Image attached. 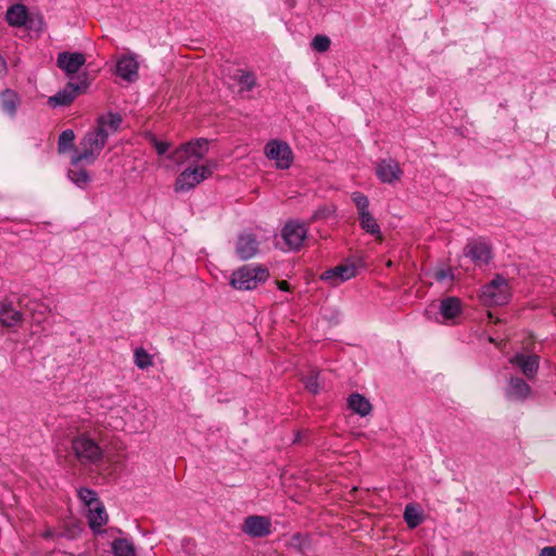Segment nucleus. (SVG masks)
<instances>
[{
    "label": "nucleus",
    "mask_w": 556,
    "mask_h": 556,
    "mask_svg": "<svg viewBox=\"0 0 556 556\" xmlns=\"http://www.w3.org/2000/svg\"><path fill=\"white\" fill-rule=\"evenodd\" d=\"M122 117L117 113H108L99 116L97 127L89 130L79 142L80 150L72 156V166L79 163L93 164L103 150L108 138L117 132Z\"/></svg>",
    "instance_id": "nucleus-1"
},
{
    "label": "nucleus",
    "mask_w": 556,
    "mask_h": 556,
    "mask_svg": "<svg viewBox=\"0 0 556 556\" xmlns=\"http://www.w3.org/2000/svg\"><path fill=\"white\" fill-rule=\"evenodd\" d=\"M269 278V270L261 264L243 265L232 271L229 285L239 291H251Z\"/></svg>",
    "instance_id": "nucleus-2"
},
{
    "label": "nucleus",
    "mask_w": 556,
    "mask_h": 556,
    "mask_svg": "<svg viewBox=\"0 0 556 556\" xmlns=\"http://www.w3.org/2000/svg\"><path fill=\"white\" fill-rule=\"evenodd\" d=\"M216 167L213 161H206L201 165H189L176 178L174 189L176 192H187L192 190L202 181L208 179Z\"/></svg>",
    "instance_id": "nucleus-3"
},
{
    "label": "nucleus",
    "mask_w": 556,
    "mask_h": 556,
    "mask_svg": "<svg viewBox=\"0 0 556 556\" xmlns=\"http://www.w3.org/2000/svg\"><path fill=\"white\" fill-rule=\"evenodd\" d=\"M479 298L485 306L507 304L511 298V287L508 279L502 275H496L482 287Z\"/></svg>",
    "instance_id": "nucleus-4"
},
{
    "label": "nucleus",
    "mask_w": 556,
    "mask_h": 556,
    "mask_svg": "<svg viewBox=\"0 0 556 556\" xmlns=\"http://www.w3.org/2000/svg\"><path fill=\"white\" fill-rule=\"evenodd\" d=\"M72 448L81 465H99L103 459V450L89 434L83 433L74 438Z\"/></svg>",
    "instance_id": "nucleus-5"
},
{
    "label": "nucleus",
    "mask_w": 556,
    "mask_h": 556,
    "mask_svg": "<svg viewBox=\"0 0 556 556\" xmlns=\"http://www.w3.org/2000/svg\"><path fill=\"white\" fill-rule=\"evenodd\" d=\"M208 151V141L206 139H197L180 146L170 154L168 159L177 164L191 163L194 164L202 160Z\"/></svg>",
    "instance_id": "nucleus-6"
},
{
    "label": "nucleus",
    "mask_w": 556,
    "mask_h": 556,
    "mask_svg": "<svg viewBox=\"0 0 556 556\" xmlns=\"http://www.w3.org/2000/svg\"><path fill=\"white\" fill-rule=\"evenodd\" d=\"M352 201L354 202L359 218L361 228L367 233L381 239V229L376 218L369 212V200L361 192H353Z\"/></svg>",
    "instance_id": "nucleus-7"
},
{
    "label": "nucleus",
    "mask_w": 556,
    "mask_h": 556,
    "mask_svg": "<svg viewBox=\"0 0 556 556\" xmlns=\"http://www.w3.org/2000/svg\"><path fill=\"white\" fill-rule=\"evenodd\" d=\"M438 309L439 312L433 316L430 311H427L428 318L442 325H454L463 313V304L458 298L447 296L441 300Z\"/></svg>",
    "instance_id": "nucleus-8"
},
{
    "label": "nucleus",
    "mask_w": 556,
    "mask_h": 556,
    "mask_svg": "<svg viewBox=\"0 0 556 556\" xmlns=\"http://www.w3.org/2000/svg\"><path fill=\"white\" fill-rule=\"evenodd\" d=\"M266 157L275 162L278 169H288L293 162V153L290 146L281 140H270L264 148Z\"/></svg>",
    "instance_id": "nucleus-9"
},
{
    "label": "nucleus",
    "mask_w": 556,
    "mask_h": 556,
    "mask_svg": "<svg viewBox=\"0 0 556 556\" xmlns=\"http://www.w3.org/2000/svg\"><path fill=\"white\" fill-rule=\"evenodd\" d=\"M307 233L308 225L295 219L287 222L281 229V238L288 250H299Z\"/></svg>",
    "instance_id": "nucleus-10"
},
{
    "label": "nucleus",
    "mask_w": 556,
    "mask_h": 556,
    "mask_svg": "<svg viewBox=\"0 0 556 556\" xmlns=\"http://www.w3.org/2000/svg\"><path fill=\"white\" fill-rule=\"evenodd\" d=\"M357 275V265L353 261H346L338 266L324 271L320 276L321 280L329 286L337 287L344 281L354 278Z\"/></svg>",
    "instance_id": "nucleus-11"
},
{
    "label": "nucleus",
    "mask_w": 556,
    "mask_h": 556,
    "mask_svg": "<svg viewBox=\"0 0 556 556\" xmlns=\"http://www.w3.org/2000/svg\"><path fill=\"white\" fill-rule=\"evenodd\" d=\"M242 531L252 538H264L271 533V520L266 516H248L242 525Z\"/></svg>",
    "instance_id": "nucleus-12"
},
{
    "label": "nucleus",
    "mask_w": 556,
    "mask_h": 556,
    "mask_svg": "<svg viewBox=\"0 0 556 556\" xmlns=\"http://www.w3.org/2000/svg\"><path fill=\"white\" fill-rule=\"evenodd\" d=\"M260 242L251 232H242L238 236L235 243L236 255L241 261H248L258 253Z\"/></svg>",
    "instance_id": "nucleus-13"
},
{
    "label": "nucleus",
    "mask_w": 556,
    "mask_h": 556,
    "mask_svg": "<svg viewBox=\"0 0 556 556\" xmlns=\"http://www.w3.org/2000/svg\"><path fill=\"white\" fill-rule=\"evenodd\" d=\"M86 56L80 52H60L56 65L67 77H72L85 65Z\"/></svg>",
    "instance_id": "nucleus-14"
},
{
    "label": "nucleus",
    "mask_w": 556,
    "mask_h": 556,
    "mask_svg": "<svg viewBox=\"0 0 556 556\" xmlns=\"http://www.w3.org/2000/svg\"><path fill=\"white\" fill-rule=\"evenodd\" d=\"M376 175L383 184H393L401 179L403 172L392 159L381 160L376 166Z\"/></svg>",
    "instance_id": "nucleus-15"
},
{
    "label": "nucleus",
    "mask_w": 556,
    "mask_h": 556,
    "mask_svg": "<svg viewBox=\"0 0 556 556\" xmlns=\"http://www.w3.org/2000/svg\"><path fill=\"white\" fill-rule=\"evenodd\" d=\"M139 64L132 54L123 55L116 64V73L127 81H135L138 78Z\"/></svg>",
    "instance_id": "nucleus-16"
},
{
    "label": "nucleus",
    "mask_w": 556,
    "mask_h": 556,
    "mask_svg": "<svg viewBox=\"0 0 556 556\" xmlns=\"http://www.w3.org/2000/svg\"><path fill=\"white\" fill-rule=\"evenodd\" d=\"M78 92L79 86L68 83L62 90L49 97L47 102L51 108L67 106L76 99Z\"/></svg>",
    "instance_id": "nucleus-17"
},
{
    "label": "nucleus",
    "mask_w": 556,
    "mask_h": 556,
    "mask_svg": "<svg viewBox=\"0 0 556 556\" xmlns=\"http://www.w3.org/2000/svg\"><path fill=\"white\" fill-rule=\"evenodd\" d=\"M87 520L93 533L103 532V527L109 521V515L102 503L88 508Z\"/></svg>",
    "instance_id": "nucleus-18"
},
{
    "label": "nucleus",
    "mask_w": 556,
    "mask_h": 556,
    "mask_svg": "<svg viewBox=\"0 0 556 556\" xmlns=\"http://www.w3.org/2000/svg\"><path fill=\"white\" fill-rule=\"evenodd\" d=\"M465 255L478 264H486L491 258V250L483 241L470 242L466 245Z\"/></svg>",
    "instance_id": "nucleus-19"
},
{
    "label": "nucleus",
    "mask_w": 556,
    "mask_h": 556,
    "mask_svg": "<svg viewBox=\"0 0 556 556\" xmlns=\"http://www.w3.org/2000/svg\"><path fill=\"white\" fill-rule=\"evenodd\" d=\"M509 362L518 366L528 378H532L539 368V357L536 355L516 354Z\"/></svg>",
    "instance_id": "nucleus-20"
},
{
    "label": "nucleus",
    "mask_w": 556,
    "mask_h": 556,
    "mask_svg": "<svg viewBox=\"0 0 556 556\" xmlns=\"http://www.w3.org/2000/svg\"><path fill=\"white\" fill-rule=\"evenodd\" d=\"M531 393V388L521 378H510L509 384L506 389V396L511 401H523Z\"/></svg>",
    "instance_id": "nucleus-21"
},
{
    "label": "nucleus",
    "mask_w": 556,
    "mask_h": 556,
    "mask_svg": "<svg viewBox=\"0 0 556 556\" xmlns=\"http://www.w3.org/2000/svg\"><path fill=\"white\" fill-rule=\"evenodd\" d=\"M23 320V314L15 309L11 303L0 302V325L3 327L18 326Z\"/></svg>",
    "instance_id": "nucleus-22"
},
{
    "label": "nucleus",
    "mask_w": 556,
    "mask_h": 556,
    "mask_svg": "<svg viewBox=\"0 0 556 556\" xmlns=\"http://www.w3.org/2000/svg\"><path fill=\"white\" fill-rule=\"evenodd\" d=\"M27 9L23 4L11 5L5 13V20L10 26L21 27L25 25L27 21Z\"/></svg>",
    "instance_id": "nucleus-23"
},
{
    "label": "nucleus",
    "mask_w": 556,
    "mask_h": 556,
    "mask_svg": "<svg viewBox=\"0 0 556 556\" xmlns=\"http://www.w3.org/2000/svg\"><path fill=\"white\" fill-rule=\"evenodd\" d=\"M0 102L2 110L10 116H14L20 104V97L15 91L5 89L0 94Z\"/></svg>",
    "instance_id": "nucleus-24"
},
{
    "label": "nucleus",
    "mask_w": 556,
    "mask_h": 556,
    "mask_svg": "<svg viewBox=\"0 0 556 556\" xmlns=\"http://www.w3.org/2000/svg\"><path fill=\"white\" fill-rule=\"evenodd\" d=\"M349 407L361 416H367L371 412L369 401L358 393H354L349 397Z\"/></svg>",
    "instance_id": "nucleus-25"
},
{
    "label": "nucleus",
    "mask_w": 556,
    "mask_h": 556,
    "mask_svg": "<svg viewBox=\"0 0 556 556\" xmlns=\"http://www.w3.org/2000/svg\"><path fill=\"white\" fill-rule=\"evenodd\" d=\"M111 548L114 556H136L135 545L127 539L114 540Z\"/></svg>",
    "instance_id": "nucleus-26"
},
{
    "label": "nucleus",
    "mask_w": 556,
    "mask_h": 556,
    "mask_svg": "<svg viewBox=\"0 0 556 556\" xmlns=\"http://www.w3.org/2000/svg\"><path fill=\"white\" fill-rule=\"evenodd\" d=\"M68 179L78 188L85 189L91 181L90 174L84 168H70L67 172Z\"/></svg>",
    "instance_id": "nucleus-27"
},
{
    "label": "nucleus",
    "mask_w": 556,
    "mask_h": 556,
    "mask_svg": "<svg viewBox=\"0 0 556 556\" xmlns=\"http://www.w3.org/2000/svg\"><path fill=\"white\" fill-rule=\"evenodd\" d=\"M287 544L290 548H293L300 553H305L306 551H308L311 548V542H309L308 536L305 534H302V533L293 534L289 539Z\"/></svg>",
    "instance_id": "nucleus-28"
},
{
    "label": "nucleus",
    "mask_w": 556,
    "mask_h": 556,
    "mask_svg": "<svg viewBox=\"0 0 556 556\" xmlns=\"http://www.w3.org/2000/svg\"><path fill=\"white\" fill-rule=\"evenodd\" d=\"M404 519L409 528H416L422 522L420 510L414 505H407L404 510Z\"/></svg>",
    "instance_id": "nucleus-29"
},
{
    "label": "nucleus",
    "mask_w": 556,
    "mask_h": 556,
    "mask_svg": "<svg viewBox=\"0 0 556 556\" xmlns=\"http://www.w3.org/2000/svg\"><path fill=\"white\" fill-rule=\"evenodd\" d=\"M135 364L140 369H146L152 366V356L143 349L138 348L135 350Z\"/></svg>",
    "instance_id": "nucleus-30"
},
{
    "label": "nucleus",
    "mask_w": 556,
    "mask_h": 556,
    "mask_svg": "<svg viewBox=\"0 0 556 556\" xmlns=\"http://www.w3.org/2000/svg\"><path fill=\"white\" fill-rule=\"evenodd\" d=\"M75 134L71 129L62 131L59 137L58 149L60 153H64L74 146Z\"/></svg>",
    "instance_id": "nucleus-31"
},
{
    "label": "nucleus",
    "mask_w": 556,
    "mask_h": 556,
    "mask_svg": "<svg viewBox=\"0 0 556 556\" xmlns=\"http://www.w3.org/2000/svg\"><path fill=\"white\" fill-rule=\"evenodd\" d=\"M78 497L87 506V508H90V507L101 503L97 496V493L93 490L88 489V488L79 489Z\"/></svg>",
    "instance_id": "nucleus-32"
},
{
    "label": "nucleus",
    "mask_w": 556,
    "mask_h": 556,
    "mask_svg": "<svg viewBox=\"0 0 556 556\" xmlns=\"http://www.w3.org/2000/svg\"><path fill=\"white\" fill-rule=\"evenodd\" d=\"M337 207L334 205H323L318 207L312 215L311 220L317 222L326 219L334 214Z\"/></svg>",
    "instance_id": "nucleus-33"
},
{
    "label": "nucleus",
    "mask_w": 556,
    "mask_h": 556,
    "mask_svg": "<svg viewBox=\"0 0 556 556\" xmlns=\"http://www.w3.org/2000/svg\"><path fill=\"white\" fill-rule=\"evenodd\" d=\"M330 39L324 35H317L312 40V47L318 52H325L330 48Z\"/></svg>",
    "instance_id": "nucleus-34"
},
{
    "label": "nucleus",
    "mask_w": 556,
    "mask_h": 556,
    "mask_svg": "<svg viewBox=\"0 0 556 556\" xmlns=\"http://www.w3.org/2000/svg\"><path fill=\"white\" fill-rule=\"evenodd\" d=\"M241 91H250L255 86V77L251 73H242L239 77Z\"/></svg>",
    "instance_id": "nucleus-35"
},
{
    "label": "nucleus",
    "mask_w": 556,
    "mask_h": 556,
    "mask_svg": "<svg viewBox=\"0 0 556 556\" xmlns=\"http://www.w3.org/2000/svg\"><path fill=\"white\" fill-rule=\"evenodd\" d=\"M304 384H305V388L313 394H316L318 393L319 391V386H318V381H317V375L315 374H312L307 377L304 378Z\"/></svg>",
    "instance_id": "nucleus-36"
},
{
    "label": "nucleus",
    "mask_w": 556,
    "mask_h": 556,
    "mask_svg": "<svg viewBox=\"0 0 556 556\" xmlns=\"http://www.w3.org/2000/svg\"><path fill=\"white\" fill-rule=\"evenodd\" d=\"M151 143L155 148V150H156L159 155H164L167 152L168 148H169V143L168 142L160 141L155 137L151 138Z\"/></svg>",
    "instance_id": "nucleus-37"
},
{
    "label": "nucleus",
    "mask_w": 556,
    "mask_h": 556,
    "mask_svg": "<svg viewBox=\"0 0 556 556\" xmlns=\"http://www.w3.org/2000/svg\"><path fill=\"white\" fill-rule=\"evenodd\" d=\"M451 277H452V276H451L450 271H448V270H445V269H441V270H438V271L435 273V279H437L438 281H444V280H446V279H451Z\"/></svg>",
    "instance_id": "nucleus-38"
},
{
    "label": "nucleus",
    "mask_w": 556,
    "mask_h": 556,
    "mask_svg": "<svg viewBox=\"0 0 556 556\" xmlns=\"http://www.w3.org/2000/svg\"><path fill=\"white\" fill-rule=\"evenodd\" d=\"M539 556H556V547H554V546L543 547L541 549Z\"/></svg>",
    "instance_id": "nucleus-39"
},
{
    "label": "nucleus",
    "mask_w": 556,
    "mask_h": 556,
    "mask_svg": "<svg viewBox=\"0 0 556 556\" xmlns=\"http://www.w3.org/2000/svg\"><path fill=\"white\" fill-rule=\"evenodd\" d=\"M7 62L0 55V76H3L7 74Z\"/></svg>",
    "instance_id": "nucleus-40"
},
{
    "label": "nucleus",
    "mask_w": 556,
    "mask_h": 556,
    "mask_svg": "<svg viewBox=\"0 0 556 556\" xmlns=\"http://www.w3.org/2000/svg\"><path fill=\"white\" fill-rule=\"evenodd\" d=\"M277 287L281 291H289L290 287L286 280L277 281Z\"/></svg>",
    "instance_id": "nucleus-41"
}]
</instances>
